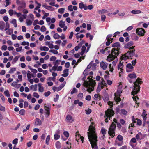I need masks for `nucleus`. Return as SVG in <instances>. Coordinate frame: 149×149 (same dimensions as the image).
I'll return each instance as SVG.
<instances>
[{"mask_svg":"<svg viewBox=\"0 0 149 149\" xmlns=\"http://www.w3.org/2000/svg\"><path fill=\"white\" fill-rule=\"evenodd\" d=\"M103 99L105 102H107L108 104L110 106V109L109 108L105 111V117L109 118V120H110V118L114 115V113L113 110L111 109L113 105V102L108 101L109 100V95L107 94H105L104 95Z\"/></svg>","mask_w":149,"mask_h":149,"instance_id":"1","label":"nucleus"},{"mask_svg":"<svg viewBox=\"0 0 149 149\" xmlns=\"http://www.w3.org/2000/svg\"><path fill=\"white\" fill-rule=\"evenodd\" d=\"M86 79V76H84L82 79V80L84 81V85L86 87L88 88L87 89V91L91 92L94 90V86H93L95 85V81L92 80H91V82H90L89 81H86L85 80Z\"/></svg>","mask_w":149,"mask_h":149,"instance_id":"2","label":"nucleus"},{"mask_svg":"<svg viewBox=\"0 0 149 149\" xmlns=\"http://www.w3.org/2000/svg\"><path fill=\"white\" fill-rule=\"evenodd\" d=\"M140 80V78H138L136 80V82L134 83V88L131 92V94L134 95H134L136 94L139 91L140 88L139 84H141L142 82Z\"/></svg>","mask_w":149,"mask_h":149,"instance_id":"3","label":"nucleus"},{"mask_svg":"<svg viewBox=\"0 0 149 149\" xmlns=\"http://www.w3.org/2000/svg\"><path fill=\"white\" fill-rule=\"evenodd\" d=\"M88 137L93 149H98L96 144L98 141L97 136L91 135V137L88 136Z\"/></svg>","mask_w":149,"mask_h":149,"instance_id":"4","label":"nucleus"},{"mask_svg":"<svg viewBox=\"0 0 149 149\" xmlns=\"http://www.w3.org/2000/svg\"><path fill=\"white\" fill-rule=\"evenodd\" d=\"M135 50L134 49L129 50L125 54H123L121 56L122 59L126 60L127 59L131 58L133 57L135 55Z\"/></svg>","mask_w":149,"mask_h":149,"instance_id":"5","label":"nucleus"},{"mask_svg":"<svg viewBox=\"0 0 149 149\" xmlns=\"http://www.w3.org/2000/svg\"><path fill=\"white\" fill-rule=\"evenodd\" d=\"M117 51V50H115V49L112 51L111 54H109L107 57L108 61L110 62L116 57L118 55Z\"/></svg>","mask_w":149,"mask_h":149,"instance_id":"6","label":"nucleus"},{"mask_svg":"<svg viewBox=\"0 0 149 149\" xmlns=\"http://www.w3.org/2000/svg\"><path fill=\"white\" fill-rule=\"evenodd\" d=\"M116 125V124L113 122L111 125L108 131V134L112 138H113L115 135V130Z\"/></svg>","mask_w":149,"mask_h":149,"instance_id":"7","label":"nucleus"},{"mask_svg":"<svg viewBox=\"0 0 149 149\" xmlns=\"http://www.w3.org/2000/svg\"><path fill=\"white\" fill-rule=\"evenodd\" d=\"M122 90L120 88H118L116 93H114V99L116 102V104H117L118 102L121 101V99L120 98V94L122 93Z\"/></svg>","mask_w":149,"mask_h":149,"instance_id":"8","label":"nucleus"},{"mask_svg":"<svg viewBox=\"0 0 149 149\" xmlns=\"http://www.w3.org/2000/svg\"><path fill=\"white\" fill-rule=\"evenodd\" d=\"M16 3L19 6L17 9L19 11H21L22 9H24L26 7V3L24 0H16Z\"/></svg>","mask_w":149,"mask_h":149,"instance_id":"9","label":"nucleus"},{"mask_svg":"<svg viewBox=\"0 0 149 149\" xmlns=\"http://www.w3.org/2000/svg\"><path fill=\"white\" fill-rule=\"evenodd\" d=\"M94 123L93 122H91V125L89 126V128L88 130V131L90 130V131L88 132V136H91V135H94L95 136H97L96 133L95 132V128L93 126Z\"/></svg>","mask_w":149,"mask_h":149,"instance_id":"10","label":"nucleus"},{"mask_svg":"<svg viewBox=\"0 0 149 149\" xmlns=\"http://www.w3.org/2000/svg\"><path fill=\"white\" fill-rule=\"evenodd\" d=\"M144 29L142 28H138L136 29V33L139 36H143L145 33Z\"/></svg>","mask_w":149,"mask_h":149,"instance_id":"11","label":"nucleus"},{"mask_svg":"<svg viewBox=\"0 0 149 149\" xmlns=\"http://www.w3.org/2000/svg\"><path fill=\"white\" fill-rule=\"evenodd\" d=\"M134 44L132 41H130L125 45L124 47L125 48H128L129 50L134 49L135 47V46H132Z\"/></svg>","mask_w":149,"mask_h":149,"instance_id":"12","label":"nucleus"},{"mask_svg":"<svg viewBox=\"0 0 149 149\" xmlns=\"http://www.w3.org/2000/svg\"><path fill=\"white\" fill-rule=\"evenodd\" d=\"M112 47H117V48H115L112 49V51L114 49H115V50H117L119 54V50L120 49V43L119 42L115 43L112 45Z\"/></svg>","mask_w":149,"mask_h":149,"instance_id":"13","label":"nucleus"},{"mask_svg":"<svg viewBox=\"0 0 149 149\" xmlns=\"http://www.w3.org/2000/svg\"><path fill=\"white\" fill-rule=\"evenodd\" d=\"M126 69L127 72H129L133 71L134 67L131 63H129L126 65Z\"/></svg>","mask_w":149,"mask_h":149,"instance_id":"14","label":"nucleus"},{"mask_svg":"<svg viewBox=\"0 0 149 149\" xmlns=\"http://www.w3.org/2000/svg\"><path fill=\"white\" fill-rule=\"evenodd\" d=\"M123 65L122 63H121L120 61L119 64L117 66V69L118 70H120L121 71L120 72H119V76L120 77L121 76L120 73H123Z\"/></svg>","mask_w":149,"mask_h":149,"instance_id":"15","label":"nucleus"},{"mask_svg":"<svg viewBox=\"0 0 149 149\" xmlns=\"http://www.w3.org/2000/svg\"><path fill=\"white\" fill-rule=\"evenodd\" d=\"M42 6L46 9L50 11H53L54 10V8L51 6H47L46 4H43L42 5Z\"/></svg>","mask_w":149,"mask_h":149,"instance_id":"16","label":"nucleus"},{"mask_svg":"<svg viewBox=\"0 0 149 149\" xmlns=\"http://www.w3.org/2000/svg\"><path fill=\"white\" fill-rule=\"evenodd\" d=\"M108 65V64L107 63H105L103 61H102L100 63V66L104 70L106 69Z\"/></svg>","mask_w":149,"mask_h":149,"instance_id":"17","label":"nucleus"},{"mask_svg":"<svg viewBox=\"0 0 149 149\" xmlns=\"http://www.w3.org/2000/svg\"><path fill=\"white\" fill-rule=\"evenodd\" d=\"M112 36V35L111 34H109L107 35L106 37V39L108 40L106 42V44L107 46H109L110 44V38H111V37Z\"/></svg>","mask_w":149,"mask_h":149,"instance_id":"18","label":"nucleus"},{"mask_svg":"<svg viewBox=\"0 0 149 149\" xmlns=\"http://www.w3.org/2000/svg\"><path fill=\"white\" fill-rule=\"evenodd\" d=\"M5 27V22L3 21H0V29L3 30Z\"/></svg>","mask_w":149,"mask_h":149,"instance_id":"19","label":"nucleus"},{"mask_svg":"<svg viewBox=\"0 0 149 149\" xmlns=\"http://www.w3.org/2000/svg\"><path fill=\"white\" fill-rule=\"evenodd\" d=\"M42 124V122L41 120L38 118H36V122L35 123V125H40Z\"/></svg>","mask_w":149,"mask_h":149,"instance_id":"20","label":"nucleus"},{"mask_svg":"<svg viewBox=\"0 0 149 149\" xmlns=\"http://www.w3.org/2000/svg\"><path fill=\"white\" fill-rule=\"evenodd\" d=\"M136 137L137 140H141L143 139L142 135L141 132H139L136 136Z\"/></svg>","mask_w":149,"mask_h":149,"instance_id":"21","label":"nucleus"},{"mask_svg":"<svg viewBox=\"0 0 149 149\" xmlns=\"http://www.w3.org/2000/svg\"><path fill=\"white\" fill-rule=\"evenodd\" d=\"M66 118L67 120L70 122H72L73 121L72 116L69 115H68L66 116Z\"/></svg>","mask_w":149,"mask_h":149,"instance_id":"22","label":"nucleus"},{"mask_svg":"<svg viewBox=\"0 0 149 149\" xmlns=\"http://www.w3.org/2000/svg\"><path fill=\"white\" fill-rule=\"evenodd\" d=\"M42 84L39 83L38 84V90L39 91L41 92H42L44 91V88L42 86Z\"/></svg>","mask_w":149,"mask_h":149,"instance_id":"23","label":"nucleus"},{"mask_svg":"<svg viewBox=\"0 0 149 149\" xmlns=\"http://www.w3.org/2000/svg\"><path fill=\"white\" fill-rule=\"evenodd\" d=\"M75 136H76V140H77V136H78V137L79 138L80 137V138L81 139V140L82 141V143H83V142L84 137H83L82 136H80V135L79 133L78 132H76V133Z\"/></svg>","mask_w":149,"mask_h":149,"instance_id":"24","label":"nucleus"},{"mask_svg":"<svg viewBox=\"0 0 149 149\" xmlns=\"http://www.w3.org/2000/svg\"><path fill=\"white\" fill-rule=\"evenodd\" d=\"M139 38L138 36L135 34H134L132 35V38L133 40H138Z\"/></svg>","mask_w":149,"mask_h":149,"instance_id":"25","label":"nucleus"},{"mask_svg":"<svg viewBox=\"0 0 149 149\" xmlns=\"http://www.w3.org/2000/svg\"><path fill=\"white\" fill-rule=\"evenodd\" d=\"M40 50L41 51H47L49 50V48L46 46H41L40 48Z\"/></svg>","mask_w":149,"mask_h":149,"instance_id":"26","label":"nucleus"},{"mask_svg":"<svg viewBox=\"0 0 149 149\" xmlns=\"http://www.w3.org/2000/svg\"><path fill=\"white\" fill-rule=\"evenodd\" d=\"M55 146L56 148L58 149H60L61 146V143L58 141L56 143Z\"/></svg>","mask_w":149,"mask_h":149,"instance_id":"27","label":"nucleus"},{"mask_svg":"<svg viewBox=\"0 0 149 149\" xmlns=\"http://www.w3.org/2000/svg\"><path fill=\"white\" fill-rule=\"evenodd\" d=\"M104 86L102 85H100V84H98V87L96 90V92L98 93L100 91L101 89H103Z\"/></svg>","mask_w":149,"mask_h":149,"instance_id":"28","label":"nucleus"},{"mask_svg":"<svg viewBox=\"0 0 149 149\" xmlns=\"http://www.w3.org/2000/svg\"><path fill=\"white\" fill-rule=\"evenodd\" d=\"M59 26L61 28H63L65 26V22H63L62 20H61L59 22Z\"/></svg>","mask_w":149,"mask_h":149,"instance_id":"29","label":"nucleus"},{"mask_svg":"<svg viewBox=\"0 0 149 149\" xmlns=\"http://www.w3.org/2000/svg\"><path fill=\"white\" fill-rule=\"evenodd\" d=\"M141 13V11L139 10H134L131 11V13L134 14H140Z\"/></svg>","mask_w":149,"mask_h":149,"instance_id":"30","label":"nucleus"},{"mask_svg":"<svg viewBox=\"0 0 149 149\" xmlns=\"http://www.w3.org/2000/svg\"><path fill=\"white\" fill-rule=\"evenodd\" d=\"M65 83L63 82L62 84L58 87V89L57 90V91H58L61 90L65 86Z\"/></svg>","mask_w":149,"mask_h":149,"instance_id":"31","label":"nucleus"},{"mask_svg":"<svg viewBox=\"0 0 149 149\" xmlns=\"http://www.w3.org/2000/svg\"><path fill=\"white\" fill-rule=\"evenodd\" d=\"M26 23L27 24V26H30L31 25L33 22V21L32 20H31L30 19H27L26 20Z\"/></svg>","mask_w":149,"mask_h":149,"instance_id":"32","label":"nucleus"},{"mask_svg":"<svg viewBox=\"0 0 149 149\" xmlns=\"http://www.w3.org/2000/svg\"><path fill=\"white\" fill-rule=\"evenodd\" d=\"M19 57H20V56H16L15 57L14 59L13 60L12 62V63L13 64H14L16 62V61L18 60V58H19Z\"/></svg>","mask_w":149,"mask_h":149,"instance_id":"33","label":"nucleus"},{"mask_svg":"<svg viewBox=\"0 0 149 149\" xmlns=\"http://www.w3.org/2000/svg\"><path fill=\"white\" fill-rule=\"evenodd\" d=\"M53 37L54 39H56L60 38L61 36L58 33H57L54 34Z\"/></svg>","mask_w":149,"mask_h":149,"instance_id":"34","label":"nucleus"},{"mask_svg":"<svg viewBox=\"0 0 149 149\" xmlns=\"http://www.w3.org/2000/svg\"><path fill=\"white\" fill-rule=\"evenodd\" d=\"M50 139V136L49 135H48L46 139V143L47 145H48L49 143V141Z\"/></svg>","mask_w":149,"mask_h":149,"instance_id":"35","label":"nucleus"},{"mask_svg":"<svg viewBox=\"0 0 149 149\" xmlns=\"http://www.w3.org/2000/svg\"><path fill=\"white\" fill-rule=\"evenodd\" d=\"M128 77L130 78H134L136 77L135 74H130L128 75Z\"/></svg>","mask_w":149,"mask_h":149,"instance_id":"36","label":"nucleus"},{"mask_svg":"<svg viewBox=\"0 0 149 149\" xmlns=\"http://www.w3.org/2000/svg\"><path fill=\"white\" fill-rule=\"evenodd\" d=\"M4 94L7 97H10V94L9 93V92L8 90H6L4 92Z\"/></svg>","mask_w":149,"mask_h":149,"instance_id":"37","label":"nucleus"},{"mask_svg":"<svg viewBox=\"0 0 149 149\" xmlns=\"http://www.w3.org/2000/svg\"><path fill=\"white\" fill-rule=\"evenodd\" d=\"M101 80H102V81L101 82V83H99V84H100V85H102L103 86H105L106 84L105 80L103 79V78L101 79Z\"/></svg>","mask_w":149,"mask_h":149,"instance_id":"38","label":"nucleus"},{"mask_svg":"<svg viewBox=\"0 0 149 149\" xmlns=\"http://www.w3.org/2000/svg\"><path fill=\"white\" fill-rule=\"evenodd\" d=\"M117 139L119 141H123V138L120 135H118L117 136Z\"/></svg>","mask_w":149,"mask_h":149,"instance_id":"39","label":"nucleus"},{"mask_svg":"<svg viewBox=\"0 0 149 149\" xmlns=\"http://www.w3.org/2000/svg\"><path fill=\"white\" fill-rule=\"evenodd\" d=\"M107 12H108L107 11L104 9H103L102 10L98 11V13L99 14H102Z\"/></svg>","mask_w":149,"mask_h":149,"instance_id":"40","label":"nucleus"},{"mask_svg":"<svg viewBox=\"0 0 149 149\" xmlns=\"http://www.w3.org/2000/svg\"><path fill=\"white\" fill-rule=\"evenodd\" d=\"M49 52H52L55 54H57L58 53V52L55 49H51L49 50Z\"/></svg>","mask_w":149,"mask_h":149,"instance_id":"41","label":"nucleus"},{"mask_svg":"<svg viewBox=\"0 0 149 149\" xmlns=\"http://www.w3.org/2000/svg\"><path fill=\"white\" fill-rule=\"evenodd\" d=\"M61 61V60H57L53 62V64L55 65L58 66V64L60 63V62Z\"/></svg>","mask_w":149,"mask_h":149,"instance_id":"42","label":"nucleus"},{"mask_svg":"<svg viewBox=\"0 0 149 149\" xmlns=\"http://www.w3.org/2000/svg\"><path fill=\"white\" fill-rule=\"evenodd\" d=\"M121 113L124 115H126L127 113V111L124 109H121Z\"/></svg>","mask_w":149,"mask_h":149,"instance_id":"43","label":"nucleus"},{"mask_svg":"<svg viewBox=\"0 0 149 149\" xmlns=\"http://www.w3.org/2000/svg\"><path fill=\"white\" fill-rule=\"evenodd\" d=\"M78 91V90L76 88H74L72 90L71 92V94L72 95L74 93H77Z\"/></svg>","mask_w":149,"mask_h":149,"instance_id":"44","label":"nucleus"},{"mask_svg":"<svg viewBox=\"0 0 149 149\" xmlns=\"http://www.w3.org/2000/svg\"><path fill=\"white\" fill-rule=\"evenodd\" d=\"M35 3L38 4V6L36 7L35 8V10H37L38 9L40 8L41 6V4L40 3H38L36 1H35Z\"/></svg>","mask_w":149,"mask_h":149,"instance_id":"45","label":"nucleus"},{"mask_svg":"<svg viewBox=\"0 0 149 149\" xmlns=\"http://www.w3.org/2000/svg\"><path fill=\"white\" fill-rule=\"evenodd\" d=\"M83 96V94L81 93H79L77 97L79 99H81Z\"/></svg>","mask_w":149,"mask_h":149,"instance_id":"46","label":"nucleus"},{"mask_svg":"<svg viewBox=\"0 0 149 149\" xmlns=\"http://www.w3.org/2000/svg\"><path fill=\"white\" fill-rule=\"evenodd\" d=\"M109 67L110 71L112 72L113 70V66H112V64H109Z\"/></svg>","mask_w":149,"mask_h":149,"instance_id":"47","label":"nucleus"},{"mask_svg":"<svg viewBox=\"0 0 149 149\" xmlns=\"http://www.w3.org/2000/svg\"><path fill=\"white\" fill-rule=\"evenodd\" d=\"M60 137V136L59 135L57 134H55L54 135V139L55 140H58L59 139Z\"/></svg>","mask_w":149,"mask_h":149,"instance_id":"48","label":"nucleus"},{"mask_svg":"<svg viewBox=\"0 0 149 149\" xmlns=\"http://www.w3.org/2000/svg\"><path fill=\"white\" fill-rule=\"evenodd\" d=\"M137 119L135 118L134 116L132 117V121L133 124H135L136 123Z\"/></svg>","mask_w":149,"mask_h":149,"instance_id":"49","label":"nucleus"},{"mask_svg":"<svg viewBox=\"0 0 149 149\" xmlns=\"http://www.w3.org/2000/svg\"><path fill=\"white\" fill-rule=\"evenodd\" d=\"M16 70V68H12L8 72L9 73L11 74L13 73L14 72V71H15Z\"/></svg>","mask_w":149,"mask_h":149,"instance_id":"50","label":"nucleus"},{"mask_svg":"<svg viewBox=\"0 0 149 149\" xmlns=\"http://www.w3.org/2000/svg\"><path fill=\"white\" fill-rule=\"evenodd\" d=\"M84 5L82 2L79 3V8L81 9H82L84 8Z\"/></svg>","mask_w":149,"mask_h":149,"instance_id":"51","label":"nucleus"},{"mask_svg":"<svg viewBox=\"0 0 149 149\" xmlns=\"http://www.w3.org/2000/svg\"><path fill=\"white\" fill-rule=\"evenodd\" d=\"M102 133L103 134V136H104L106 134V130L103 127H102L101 130Z\"/></svg>","mask_w":149,"mask_h":149,"instance_id":"52","label":"nucleus"},{"mask_svg":"<svg viewBox=\"0 0 149 149\" xmlns=\"http://www.w3.org/2000/svg\"><path fill=\"white\" fill-rule=\"evenodd\" d=\"M18 139L15 138L13 141V143L15 144V145H16L18 143Z\"/></svg>","mask_w":149,"mask_h":149,"instance_id":"53","label":"nucleus"},{"mask_svg":"<svg viewBox=\"0 0 149 149\" xmlns=\"http://www.w3.org/2000/svg\"><path fill=\"white\" fill-rule=\"evenodd\" d=\"M65 9L64 8H62L59 9L58 10V12L62 14L64 12Z\"/></svg>","mask_w":149,"mask_h":149,"instance_id":"54","label":"nucleus"},{"mask_svg":"<svg viewBox=\"0 0 149 149\" xmlns=\"http://www.w3.org/2000/svg\"><path fill=\"white\" fill-rule=\"evenodd\" d=\"M25 111L24 109H21L19 111V113L21 115H24V114Z\"/></svg>","mask_w":149,"mask_h":149,"instance_id":"55","label":"nucleus"},{"mask_svg":"<svg viewBox=\"0 0 149 149\" xmlns=\"http://www.w3.org/2000/svg\"><path fill=\"white\" fill-rule=\"evenodd\" d=\"M0 110L2 111H5V107L0 104Z\"/></svg>","mask_w":149,"mask_h":149,"instance_id":"56","label":"nucleus"},{"mask_svg":"<svg viewBox=\"0 0 149 149\" xmlns=\"http://www.w3.org/2000/svg\"><path fill=\"white\" fill-rule=\"evenodd\" d=\"M46 30V29L44 26H42L40 29L41 31L42 32L45 31Z\"/></svg>","mask_w":149,"mask_h":149,"instance_id":"57","label":"nucleus"},{"mask_svg":"<svg viewBox=\"0 0 149 149\" xmlns=\"http://www.w3.org/2000/svg\"><path fill=\"white\" fill-rule=\"evenodd\" d=\"M33 96L37 98H38L39 97V95L36 92H34L33 93Z\"/></svg>","mask_w":149,"mask_h":149,"instance_id":"58","label":"nucleus"},{"mask_svg":"<svg viewBox=\"0 0 149 149\" xmlns=\"http://www.w3.org/2000/svg\"><path fill=\"white\" fill-rule=\"evenodd\" d=\"M136 121V123L137 125L139 126L141 125L142 121L140 120L137 119Z\"/></svg>","mask_w":149,"mask_h":149,"instance_id":"59","label":"nucleus"},{"mask_svg":"<svg viewBox=\"0 0 149 149\" xmlns=\"http://www.w3.org/2000/svg\"><path fill=\"white\" fill-rule=\"evenodd\" d=\"M68 10L71 11H73V6L72 5H70L68 6Z\"/></svg>","mask_w":149,"mask_h":149,"instance_id":"60","label":"nucleus"},{"mask_svg":"<svg viewBox=\"0 0 149 149\" xmlns=\"http://www.w3.org/2000/svg\"><path fill=\"white\" fill-rule=\"evenodd\" d=\"M45 109L46 111H49L50 109V106H44Z\"/></svg>","mask_w":149,"mask_h":149,"instance_id":"61","label":"nucleus"},{"mask_svg":"<svg viewBox=\"0 0 149 149\" xmlns=\"http://www.w3.org/2000/svg\"><path fill=\"white\" fill-rule=\"evenodd\" d=\"M10 27L9 24L8 23H6V26L4 29L5 31H6Z\"/></svg>","mask_w":149,"mask_h":149,"instance_id":"62","label":"nucleus"},{"mask_svg":"<svg viewBox=\"0 0 149 149\" xmlns=\"http://www.w3.org/2000/svg\"><path fill=\"white\" fill-rule=\"evenodd\" d=\"M64 136L67 138L69 136V134L67 131H65L63 132Z\"/></svg>","mask_w":149,"mask_h":149,"instance_id":"63","label":"nucleus"},{"mask_svg":"<svg viewBox=\"0 0 149 149\" xmlns=\"http://www.w3.org/2000/svg\"><path fill=\"white\" fill-rule=\"evenodd\" d=\"M86 113L87 114H89L91 112V109H88L87 110H86Z\"/></svg>","mask_w":149,"mask_h":149,"instance_id":"64","label":"nucleus"}]
</instances>
